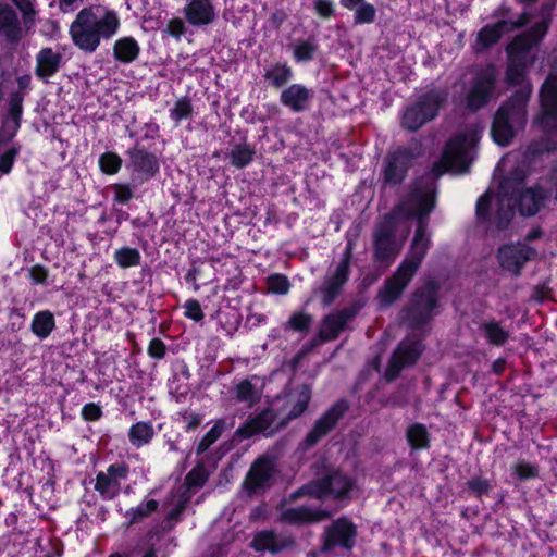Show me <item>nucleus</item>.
<instances>
[{"label": "nucleus", "mask_w": 557, "mask_h": 557, "mask_svg": "<svg viewBox=\"0 0 557 557\" xmlns=\"http://www.w3.org/2000/svg\"><path fill=\"white\" fill-rule=\"evenodd\" d=\"M210 471L202 463L194 467L185 478V487H201L208 480Z\"/></svg>", "instance_id": "obj_43"}, {"label": "nucleus", "mask_w": 557, "mask_h": 557, "mask_svg": "<svg viewBox=\"0 0 557 557\" xmlns=\"http://www.w3.org/2000/svg\"><path fill=\"white\" fill-rule=\"evenodd\" d=\"M349 487V483L344 481V476L335 470L327 471L326 475L317 487Z\"/></svg>", "instance_id": "obj_50"}, {"label": "nucleus", "mask_w": 557, "mask_h": 557, "mask_svg": "<svg viewBox=\"0 0 557 557\" xmlns=\"http://www.w3.org/2000/svg\"><path fill=\"white\" fill-rule=\"evenodd\" d=\"M62 55L52 48H44L36 55L35 74L48 82L61 67Z\"/></svg>", "instance_id": "obj_25"}, {"label": "nucleus", "mask_w": 557, "mask_h": 557, "mask_svg": "<svg viewBox=\"0 0 557 557\" xmlns=\"http://www.w3.org/2000/svg\"><path fill=\"white\" fill-rule=\"evenodd\" d=\"M148 354L153 358L161 359L165 354V345L161 339L153 338L149 343Z\"/></svg>", "instance_id": "obj_57"}, {"label": "nucleus", "mask_w": 557, "mask_h": 557, "mask_svg": "<svg viewBox=\"0 0 557 557\" xmlns=\"http://www.w3.org/2000/svg\"><path fill=\"white\" fill-rule=\"evenodd\" d=\"M481 132L482 128L473 126L451 138L443 152L440 164L444 170L438 172L437 175L444 171H451L457 174L467 172L474 159L475 146Z\"/></svg>", "instance_id": "obj_6"}, {"label": "nucleus", "mask_w": 557, "mask_h": 557, "mask_svg": "<svg viewBox=\"0 0 557 557\" xmlns=\"http://www.w3.org/2000/svg\"><path fill=\"white\" fill-rule=\"evenodd\" d=\"M83 0H59V9L63 13H72L74 12L81 4Z\"/></svg>", "instance_id": "obj_60"}, {"label": "nucleus", "mask_w": 557, "mask_h": 557, "mask_svg": "<svg viewBox=\"0 0 557 557\" xmlns=\"http://www.w3.org/2000/svg\"><path fill=\"white\" fill-rule=\"evenodd\" d=\"M191 113L193 107L190 100L187 98H181L175 102L173 109L171 110V117L176 123H180L182 120L189 117Z\"/></svg>", "instance_id": "obj_45"}, {"label": "nucleus", "mask_w": 557, "mask_h": 557, "mask_svg": "<svg viewBox=\"0 0 557 557\" xmlns=\"http://www.w3.org/2000/svg\"><path fill=\"white\" fill-rule=\"evenodd\" d=\"M186 21L194 26L209 25L216 18V13L210 0H189L184 8Z\"/></svg>", "instance_id": "obj_22"}, {"label": "nucleus", "mask_w": 557, "mask_h": 557, "mask_svg": "<svg viewBox=\"0 0 557 557\" xmlns=\"http://www.w3.org/2000/svg\"><path fill=\"white\" fill-rule=\"evenodd\" d=\"M313 98V90L301 84H292L280 96V102L293 112H302Z\"/></svg>", "instance_id": "obj_20"}, {"label": "nucleus", "mask_w": 557, "mask_h": 557, "mask_svg": "<svg viewBox=\"0 0 557 557\" xmlns=\"http://www.w3.org/2000/svg\"><path fill=\"white\" fill-rule=\"evenodd\" d=\"M312 322V317L305 312H295L290 315L286 323V327H289L298 332H307Z\"/></svg>", "instance_id": "obj_44"}, {"label": "nucleus", "mask_w": 557, "mask_h": 557, "mask_svg": "<svg viewBox=\"0 0 557 557\" xmlns=\"http://www.w3.org/2000/svg\"><path fill=\"white\" fill-rule=\"evenodd\" d=\"M54 329V318L49 311L35 314L32 322V331L40 338H46Z\"/></svg>", "instance_id": "obj_34"}, {"label": "nucleus", "mask_w": 557, "mask_h": 557, "mask_svg": "<svg viewBox=\"0 0 557 557\" xmlns=\"http://www.w3.org/2000/svg\"><path fill=\"white\" fill-rule=\"evenodd\" d=\"M359 308L357 306L347 307L341 311L327 314L321 322L320 337L324 342L337 338L346 324L356 317Z\"/></svg>", "instance_id": "obj_18"}, {"label": "nucleus", "mask_w": 557, "mask_h": 557, "mask_svg": "<svg viewBox=\"0 0 557 557\" xmlns=\"http://www.w3.org/2000/svg\"><path fill=\"white\" fill-rule=\"evenodd\" d=\"M447 91L443 89L428 91L413 106L406 109L401 119V125L409 131L419 129L437 115L440 108L447 100Z\"/></svg>", "instance_id": "obj_9"}, {"label": "nucleus", "mask_w": 557, "mask_h": 557, "mask_svg": "<svg viewBox=\"0 0 557 557\" xmlns=\"http://www.w3.org/2000/svg\"><path fill=\"white\" fill-rule=\"evenodd\" d=\"M127 154L129 158L128 166L141 180L152 177L158 172L159 163L152 153L144 149L133 148L127 151Z\"/></svg>", "instance_id": "obj_21"}, {"label": "nucleus", "mask_w": 557, "mask_h": 557, "mask_svg": "<svg viewBox=\"0 0 557 557\" xmlns=\"http://www.w3.org/2000/svg\"><path fill=\"white\" fill-rule=\"evenodd\" d=\"M525 176L523 170L517 169L510 177L503 180L499 193L493 200L491 191L481 196L476 203V215L480 220L488 216L490 208L495 209V223L498 228L506 227L513 216V205L518 203L522 215H534L543 207L547 195L541 187L523 189L522 181Z\"/></svg>", "instance_id": "obj_3"}, {"label": "nucleus", "mask_w": 557, "mask_h": 557, "mask_svg": "<svg viewBox=\"0 0 557 557\" xmlns=\"http://www.w3.org/2000/svg\"><path fill=\"white\" fill-rule=\"evenodd\" d=\"M51 549L49 552H52L54 557H61L63 555V543L61 541H51L50 542Z\"/></svg>", "instance_id": "obj_61"}, {"label": "nucleus", "mask_w": 557, "mask_h": 557, "mask_svg": "<svg viewBox=\"0 0 557 557\" xmlns=\"http://www.w3.org/2000/svg\"><path fill=\"white\" fill-rule=\"evenodd\" d=\"M18 152H20L18 147H12L9 150H7L3 154L0 156V173H2V174L10 173Z\"/></svg>", "instance_id": "obj_52"}, {"label": "nucleus", "mask_w": 557, "mask_h": 557, "mask_svg": "<svg viewBox=\"0 0 557 557\" xmlns=\"http://www.w3.org/2000/svg\"><path fill=\"white\" fill-rule=\"evenodd\" d=\"M197 491L198 490H183L177 496V502L168 512L166 519L169 521H177Z\"/></svg>", "instance_id": "obj_40"}, {"label": "nucleus", "mask_w": 557, "mask_h": 557, "mask_svg": "<svg viewBox=\"0 0 557 557\" xmlns=\"http://www.w3.org/2000/svg\"><path fill=\"white\" fill-rule=\"evenodd\" d=\"M434 206L435 183L433 176L428 175L417 181L407 197L376 224L373 233L374 256L377 260L385 261L394 258L399 251L394 238L398 215L418 219L409 252L395 274L379 292L381 306L388 307L401 296L425 257L431 243L426 216Z\"/></svg>", "instance_id": "obj_1"}, {"label": "nucleus", "mask_w": 557, "mask_h": 557, "mask_svg": "<svg viewBox=\"0 0 557 557\" xmlns=\"http://www.w3.org/2000/svg\"><path fill=\"white\" fill-rule=\"evenodd\" d=\"M347 410L345 401H337L329 408L314 423L313 428L307 434L304 443L306 447L314 446L322 437H324L336 425L338 420Z\"/></svg>", "instance_id": "obj_16"}, {"label": "nucleus", "mask_w": 557, "mask_h": 557, "mask_svg": "<svg viewBox=\"0 0 557 557\" xmlns=\"http://www.w3.org/2000/svg\"><path fill=\"white\" fill-rule=\"evenodd\" d=\"M358 527L347 516L334 519L323 528L320 536V553L330 554L335 549L349 553L357 544Z\"/></svg>", "instance_id": "obj_8"}, {"label": "nucleus", "mask_w": 557, "mask_h": 557, "mask_svg": "<svg viewBox=\"0 0 557 557\" xmlns=\"http://www.w3.org/2000/svg\"><path fill=\"white\" fill-rule=\"evenodd\" d=\"M30 75L28 74H25V75H22L17 78V84H18V87L21 89H26L29 87L30 85Z\"/></svg>", "instance_id": "obj_63"}, {"label": "nucleus", "mask_w": 557, "mask_h": 557, "mask_svg": "<svg viewBox=\"0 0 557 557\" xmlns=\"http://www.w3.org/2000/svg\"><path fill=\"white\" fill-rule=\"evenodd\" d=\"M0 36L11 45H17L23 37V28L18 16L7 4H0Z\"/></svg>", "instance_id": "obj_23"}, {"label": "nucleus", "mask_w": 557, "mask_h": 557, "mask_svg": "<svg viewBox=\"0 0 557 557\" xmlns=\"http://www.w3.org/2000/svg\"><path fill=\"white\" fill-rule=\"evenodd\" d=\"M114 259L121 268L135 267L140 262V253L136 248L123 247L115 251Z\"/></svg>", "instance_id": "obj_42"}, {"label": "nucleus", "mask_w": 557, "mask_h": 557, "mask_svg": "<svg viewBox=\"0 0 557 557\" xmlns=\"http://www.w3.org/2000/svg\"><path fill=\"white\" fill-rule=\"evenodd\" d=\"M165 33L180 38L185 33V24L181 18H173L168 23Z\"/></svg>", "instance_id": "obj_55"}, {"label": "nucleus", "mask_w": 557, "mask_h": 557, "mask_svg": "<svg viewBox=\"0 0 557 557\" xmlns=\"http://www.w3.org/2000/svg\"><path fill=\"white\" fill-rule=\"evenodd\" d=\"M496 82V71L487 66L476 74L467 92V106L471 110H478L485 106L492 96Z\"/></svg>", "instance_id": "obj_13"}, {"label": "nucleus", "mask_w": 557, "mask_h": 557, "mask_svg": "<svg viewBox=\"0 0 557 557\" xmlns=\"http://www.w3.org/2000/svg\"><path fill=\"white\" fill-rule=\"evenodd\" d=\"M314 8L317 13L324 18H329L334 14V4L331 0H317Z\"/></svg>", "instance_id": "obj_54"}, {"label": "nucleus", "mask_w": 557, "mask_h": 557, "mask_svg": "<svg viewBox=\"0 0 557 557\" xmlns=\"http://www.w3.org/2000/svg\"><path fill=\"white\" fill-rule=\"evenodd\" d=\"M186 317L194 321H200L203 319V313L199 302L195 299L187 300L184 306Z\"/></svg>", "instance_id": "obj_53"}, {"label": "nucleus", "mask_w": 557, "mask_h": 557, "mask_svg": "<svg viewBox=\"0 0 557 557\" xmlns=\"http://www.w3.org/2000/svg\"><path fill=\"white\" fill-rule=\"evenodd\" d=\"M115 190V200L120 203H126L133 197V191L127 185H116L114 187Z\"/></svg>", "instance_id": "obj_58"}, {"label": "nucleus", "mask_w": 557, "mask_h": 557, "mask_svg": "<svg viewBox=\"0 0 557 557\" xmlns=\"http://www.w3.org/2000/svg\"><path fill=\"white\" fill-rule=\"evenodd\" d=\"M121 158L111 152H107L100 157L99 164L101 170L107 174H114L121 168Z\"/></svg>", "instance_id": "obj_47"}, {"label": "nucleus", "mask_w": 557, "mask_h": 557, "mask_svg": "<svg viewBox=\"0 0 557 557\" xmlns=\"http://www.w3.org/2000/svg\"><path fill=\"white\" fill-rule=\"evenodd\" d=\"M550 18L544 15L530 32L517 36L508 46V66L506 79L510 85L519 86L513 96L496 112L492 136L500 146L508 145L516 133L522 129L527 122V104L533 92L532 84L527 79V72L535 61L531 49L546 35Z\"/></svg>", "instance_id": "obj_2"}, {"label": "nucleus", "mask_w": 557, "mask_h": 557, "mask_svg": "<svg viewBox=\"0 0 557 557\" xmlns=\"http://www.w3.org/2000/svg\"><path fill=\"white\" fill-rule=\"evenodd\" d=\"M114 57L123 63H131L137 59L140 47L132 37H124L115 41L113 47Z\"/></svg>", "instance_id": "obj_28"}, {"label": "nucleus", "mask_w": 557, "mask_h": 557, "mask_svg": "<svg viewBox=\"0 0 557 557\" xmlns=\"http://www.w3.org/2000/svg\"><path fill=\"white\" fill-rule=\"evenodd\" d=\"M481 330L488 343L496 346L504 345L509 338V332L503 329L496 321L482 324Z\"/></svg>", "instance_id": "obj_35"}, {"label": "nucleus", "mask_w": 557, "mask_h": 557, "mask_svg": "<svg viewBox=\"0 0 557 557\" xmlns=\"http://www.w3.org/2000/svg\"><path fill=\"white\" fill-rule=\"evenodd\" d=\"M436 302V287L433 283H428L423 289L411 295L401 310V323L410 330L422 329L433 319Z\"/></svg>", "instance_id": "obj_7"}, {"label": "nucleus", "mask_w": 557, "mask_h": 557, "mask_svg": "<svg viewBox=\"0 0 557 557\" xmlns=\"http://www.w3.org/2000/svg\"><path fill=\"white\" fill-rule=\"evenodd\" d=\"M506 368V361L504 359H497L492 364V370L495 374H502Z\"/></svg>", "instance_id": "obj_62"}, {"label": "nucleus", "mask_w": 557, "mask_h": 557, "mask_svg": "<svg viewBox=\"0 0 557 557\" xmlns=\"http://www.w3.org/2000/svg\"><path fill=\"white\" fill-rule=\"evenodd\" d=\"M318 44L314 39L300 40L295 44L293 55L297 62H308L314 58Z\"/></svg>", "instance_id": "obj_39"}, {"label": "nucleus", "mask_w": 557, "mask_h": 557, "mask_svg": "<svg viewBox=\"0 0 557 557\" xmlns=\"http://www.w3.org/2000/svg\"><path fill=\"white\" fill-rule=\"evenodd\" d=\"M531 20L528 12H523L517 20L502 18L493 25L484 26L479 33L476 41L482 48L486 49L498 41L502 35L513 32L524 25Z\"/></svg>", "instance_id": "obj_15"}, {"label": "nucleus", "mask_w": 557, "mask_h": 557, "mask_svg": "<svg viewBox=\"0 0 557 557\" xmlns=\"http://www.w3.org/2000/svg\"><path fill=\"white\" fill-rule=\"evenodd\" d=\"M536 255L535 249L525 244L504 245L498 249V260L503 269L519 275L524 264Z\"/></svg>", "instance_id": "obj_14"}, {"label": "nucleus", "mask_w": 557, "mask_h": 557, "mask_svg": "<svg viewBox=\"0 0 557 557\" xmlns=\"http://www.w3.org/2000/svg\"><path fill=\"white\" fill-rule=\"evenodd\" d=\"M293 77L292 69L285 63H276L264 72V78L274 88H281Z\"/></svg>", "instance_id": "obj_29"}, {"label": "nucleus", "mask_w": 557, "mask_h": 557, "mask_svg": "<svg viewBox=\"0 0 557 557\" xmlns=\"http://www.w3.org/2000/svg\"><path fill=\"white\" fill-rule=\"evenodd\" d=\"M295 544L292 535L278 537L273 530H261L253 535L249 546L257 553L269 552L272 555H278L284 549L294 547Z\"/></svg>", "instance_id": "obj_17"}, {"label": "nucleus", "mask_w": 557, "mask_h": 557, "mask_svg": "<svg viewBox=\"0 0 557 557\" xmlns=\"http://www.w3.org/2000/svg\"><path fill=\"white\" fill-rule=\"evenodd\" d=\"M363 3V0H341V4L349 10L355 9L358 4Z\"/></svg>", "instance_id": "obj_64"}, {"label": "nucleus", "mask_w": 557, "mask_h": 557, "mask_svg": "<svg viewBox=\"0 0 557 557\" xmlns=\"http://www.w3.org/2000/svg\"><path fill=\"white\" fill-rule=\"evenodd\" d=\"M310 398L311 391L307 385L290 393L286 401V416L281 420V426H285L288 421L300 417L307 409Z\"/></svg>", "instance_id": "obj_26"}, {"label": "nucleus", "mask_w": 557, "mask_h": 557, "mask_svg": "<svg viewBox=\"0 0 557 557\" xmlns=\"http://www.w3.org/2000/svg\"><path fill=\"white\" fill-rule=\"evenodd\" d=\"M127 475V468L124 465H113L108 468L107 473H99L96 487L115 486L121 479Z\"/></svg>", "instance_id": "obj_32"}, {"label": "nucleus", "mask_w": 557, "mask_h": 557, "mask_svg": "<svg viewBox=\"0 0 557 557\" xmlns=\"http://www.w3.org/2000/svg\"><path fill=\"white\" fill-rule=\"evenodd\" d=\"M159 508V503L156 499H147L141 502L136 507L126 511L125 517L128 518V524H135L150 517Z\"/></svg>", "instance_id": "obj_30"}, {"label": "nucleus", "mask_w": 557, "mask_h": 557, "mask_svg": "<svg viewBox=\"0 0 557 557\" xmlns=\"http://www.w3.org/2000/svg\"><path fill=\"white\" fill-rule=\"evenodd\" d=\"M352 490H295L290 495L292 500L302 496H309L325 504V508H311L298 506L288 508L282 513L283 521L295 524H313L330 519L333 513L345 507L351 499Z\"/></svg>", "instance_id": "obj_5"}, {"label": "nucleus", "mask_w": 557, "mask_h": 557, "mask_svg": "<svg viewBox=\"0 0 557 557\" xmlns=\"http://www.w3.org/2000/svg\"><path fill=\"white\" fill-rule=\"evenodd\" d=\"M255 153L249 145H235L230 151L231 164L238 169L245 168L252 161Z\"/></svg>", "instance_id": "obj_36"}, {"label": "nucleus", "mask_w": 557, "mask_h": 557, "mask_svg": "<svg viewBox=\"0 0 557 557\" xmlns=\"http://www.w3.org/2000/svg\"><path fill=\"white\" fill-rule=\"evenodd\" d=\"M23 15L24 25L29 28L34 25L36 10L32 0H11Z\"/></svg>", "instance_id": "obj_46"}, {"label": "nucleus", "mask_w": 557, "mask_h": 557, "mask_svg": "<svg viewBox=\"0 0 557 557\" xmlns=\"http://www.w3.org/2000/svg\"><path fill=\"white\" fill-rule=\"evenodd\" d=\"M413 159V153L408 149H399L392 154L385 169L386 182L392 184L401 182Z\"/></svg>", "instance_id": "obj_24"}, {"label": "nucleus", "mask_w": 557, "mask_h": 557, "mask_svg": "<svg viewBox=\"0 0 557 557\" xmlns=\"http://www.w3.org/2000/svg\"><path fill=\"white\" fill-rule=\"evenodd\" d=\"M289 287V282L284 275L274 274L268 278V288L271 293L284 295L288 293Z\"/></svg>", "instance_id": "obj_49"}, {"label": "nucleus", "mask_w": 557, "mask_h": 557, "mask_svg": "<svg viewBox=\"0 0 557 557\" xmlns=\"http://www.w3.org/2000/svg\"><path fill=\"white\" fill-rule=\"evenodd\" d=\"M82 416L87 421H96L101 416V409L98 405L89 403L83 407Z\"/></svg>", "instance_id": "obj_56"}, {"label": "nucleus", "mask_w": 557, "mask_h": 557, "mask_svg": "<svg viewBox=\"0 0 557 557\" xmlns=\"http://www.w3.org/2000/svg\"><path fill=\"white\" fill-rule=\"evenodd\" d=\"M422 350L423 347L419 339L409 337L404 339L391 357L385 372L386 380L389 382L395 380L404 368L413 366Z\"/></svg>", "instance_id": "obj_12"}, {"label": "nucleus", "mask_w": 557, "mask_h": 557, "mask_svg": "<svg viewBox=\"0 0 557 557\" xmlns=\"http://www.w3.org/2000/svg\"><path fill=\"white\" fill-rule=\"evenodd\" d=\"M235 396L238 401L252 406L260 398L259 392L249 380H243L235 387Z\"/></svg>", "instance_id": "obj_38"}, {"label": "nucleus", "mask_w": 557, "mask_h": 557, "mask_svg": "<svg viewBox=\"0 0 557 557\" xmlns=\"http://www.w3.org/2000/svg\"><path fill=\"white\" fill-rule=\"evenodd\" d=\"M225 429V421L219 420L207 432V434L199 442L196 451L197 454L205 453L213 443H215L222 435Z\"/></svg>", "instance_id": "obj_41"}, {"label": "nucleus", "mask_w": 557, "mask_h": 557, "mask_svg": "<svg viewBox=\"0 0 557 557\" xmlns=\"http://www.w3.org/2000/svg\"><path fill=\"white\" fill-rule=\"evenodd\" d=\"M513 471L515 474L521 480L535 478L539 474V468L535 465L527 461L517 462L513 467Z\"/></svg>", "instance_id": "obj_51"}, {"label": "nucleus", "mask_w": 557, "mask_h": 557, "mask_svg": "<svg viewBox=\"0 0 557 557\" xmlns=\"http://www.w3.org/2000/svg\"><path fill=\"white\" fill-rule=\"evenodd\" d=\"M23 96L15 92L10 99V120L4 121L3 128L10 132V136H14L20 127V119L22 114Z\"/></svg>", "instance_id": "obj_31"}, {"label": "nucleus", "mask_w": 557, "mask_h": 557, "mask_svg": "<svg viewBox=\"0 0 557 557\" xmlns=\"http://www.w3.org/2000/svg\"><path fill=\"white\" fill-rule=\"evenodd\" d=\"M276 420V414L271 409H265L260 412L256 418L251 419L246 425L239 428L236 434L242 438H249L257 433H263L267 436L273 435L276 431L282 429L273 426Z\"/></svg>", "instance_id": "obj_19"}, {"label": "nucleus", "mask_w": 557, "mask_h": 557, "mask_svg": "<svg viewBox=\"0 0 557 557\" xmlns=\"http://www.w3.org/2000/svg\"><path fill=\"white\" fill-rule=\"evenodd\" d=\"M407 438L410 446L414 449H423L429 446V433L421 423H414L408 428Z\"/></svg>", "instance_id": "obj_37"}, {"label": "nucleus", "mask_w": 557, "mask_h": 557, "mask_svg": "<svg viewBox=\"0 0 557 557\" xmlns=\"http://www.w3.org/2000/svg\"><path fill=\"white\" fill-rule=\"evenodd\" d=\"M273 473V465L268 458H259L251 466L247 481L249 485L247 487H261L265 484Z\"/></svg>", "instance_id": "obj_27"}, {"label": "nucleus", "mask_w": 557, "mask_h": 557, "mask_svg": "<svg viewBox=\"0 0 557 557\" xmlns=\"http://www.w3.org/2000/svg\"><path fill=\"white\" fill-rule=\"evenodd\" d=\"M117 14L100 5L82 9L70 26V35L76 47L94 52L101 40L112 38L119 30Z\"/></svg>", "instance_id": "obj_4"}, {"label": "nucleus", "mask_w": 557, "mask_h": 557, "mask_svg": "<svg viewBox=\"0 0 557 557\" xmlns=\"http://www.w3.org/2000/svg\"><path fill=\"white\" fill-rule=\"evenodd\" d=\"M541 114L535 123L545 132L557 129V73L553 72L540 89Z\"/></svg>", "instance_id": "obj_11"}, {"label": "nucleus", "mask_w": 557, "mask_h": 557, "mask_svg": "<svg viewBox=\"0 0 557 557\" xmlns=\"http://www.w3.org/2000/svg\"><path fill=\"white\" fill-rule=\"evenodd\" d=\"M354 247V240L348 239L341 260L335 265L334 270L324 277L321 286L313 290V296L319 297L324 307L333 304L341 294L343 286L348 281Z\"/></svg>", "instance_id": "obj_10"}, {"label": "nucleus", "mask_w": 557, "mask_h": 557, "mask_svg": "<svg viewBox=\"0 0 557 557\" xmlns=\"http://www.w3.org/2000/svg\"><path fill=\"white\" fill-rule=\"evenodd\" d=\"M30 278L36 284H42L48 277V271L44 267L35 265L29 270Z\"/></svg>", "instance_id": "obj_59"}, {"label": "nucleus", "mask_w": 557, "mask_h": 557, "mask_svg": "<svg viewBox=\"0 0 557 557\" xmlns=\"http://www.w3.org/2000/svg\"><path fill=\"white\" fill-rule=\"evenodd\" d=\"M355 23L356 24H368L372 23L375 17V9L372 4L363 2L356 7Z\"/></svg>", "instance_id": "obj_48"}, {"label": "nucleus", "mask_w": 557, "mask_h": 557, "mask_svg": "<svg viewBox=\"0 0 557 557\" xmlns=\"http://www.w3.org/2000/svg\"><path fill=\"white\" fill-rule=\"evenodd\" d=\"M153 435V426L147 422H138L132 425L128 432L129 442L136 447L149 443Z\"/></svg>", "instance_id": "obj_33"}]
</instances>
